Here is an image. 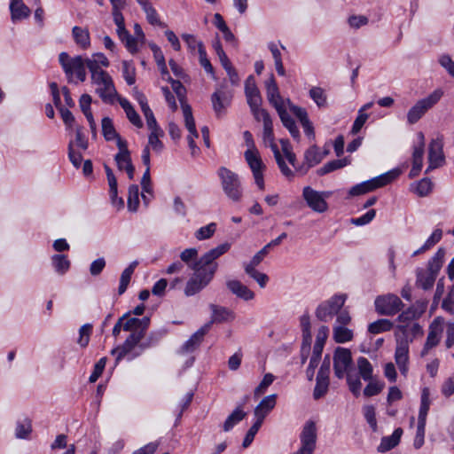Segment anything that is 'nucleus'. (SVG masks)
Segmentation results:
<instances>
[{"instance_id":"nucleus-1","label":"nucleus","mask_w":454,"mask_h":454,"mask_svg":"<svg viewBox=\"0 0 454 454\" xmlns=\"http://www.w3.org/2000/svg\"><path fill=\"white\" fill-rule=\"evenodd\" d=\"M230 248V243H223L210 249L199 259V252L195 247L186 248L181 252V262L193 270V274L184 288L186 296H192L200 293L211 282L218 269L216 259L227 253Z\"/></svg>"},{"instance_id":"nucleus-2","label":"nucleus","mask_w":454,"mask_h":454,"mask_svg":"<svg viewBox=\"0 0 454 454\" xmlns=\"http://www.w3.org/2000/svg\"><path fill=\"white\" fill-rule=\"evenodd\" d=\"M445 252L439 248L427 263V269L419 268L416 270V286L423 290L431 289L442 266Z\"/></svg>"},{"instance_id":"nucleus-3","label":"nucleus","mask_w":454,"mask_h":454,"mask_svg":"<svg viewBox=\"0 0 454 454\" xmlns=\"http://www.w3.org/2000/svg\"><path fill=\"white\" fill-rule=\"evenodd\" d=\"M224 194L232 201L239 202L243 196L240 179L235 172L221 167L217 171Z\"/></svg>"},{"instance_id":"nucleus-4","label":"nucleus","mask_w":454,"mask_h":454,"mask_svg":"<svg viewBox=\"0 0 454 454\" xmlns=\"http://www.w3.org/2000/svg\"><path fill=\"white\" fill-rule=\"evenodd\" d=\"M400 174L401 171L399 169H393L377 177L357 184L350 188L348 195L350 197L359 196L385 186L397 178Z\"/></svg>"},{"instance_id":"nucleus-5","label":"nucleus","mask_w":454,"mask_h":454,"mask_svg":"<svg viewBox=\"0 0 454 454\" xmlns=\"http://www.w3.org/2000/svg\"><path fill=\"white\" fill-rule=\"evenodd\" d=\"M347 300L346 294H334L321 302L316 309L315 315L322 322H328L342 309Z\"/></svg>"},{"instance_id":"nucleus-6","label":"nucleus","mask_w":454,"mask_h":454,"mask_svg":"<svg viewBox=\"0 0 454 454\" xmlns=\"http://www.w3.org/2000/svg\"><path fill=\"white\" fill-rule=\"evenodd\" d=\"M443 92L441 90H435L427 98L419 100L407 114V121L410 124H414L442 97Z\"/></svg>"},{"instance_id":"nucleus-7","label":"nucleus","mask_w":454,"mask_h":454,"mask_svg":"<svg viewBox=\"0 0 454 454\" xmlns=\"http://www.w3.org/2000/svg\"><path fill=\"white\" fill-rule=\"evenodd\" d=\"M59 63L70 80L74 74L81 81L86 80L85 62L82 56L70 58L67 52H61L59 56Z\"/></svg>"},{"instance_id":"nucleus-8","label":"nucleus","mask_w":454,"mask_h":454,"mask_svg":"<svg viewBox=\"0 0 454 454\" xmlns=\"http://www.w3.org/2000/svg\"><path fill=\"white\" fill-rule=\"evenodd\" d=\"M91 82L96 86V92L102 101L106 104H113L114 98L117 96V91L110 74L107 72L101 73L99 75L95 74Z\"/></svg>"},{"instance_id":"nucleus-9","label":"nucleus","mask_w":454,"mask_h":454,"mask_svg":"<svg viewBox=\"0 0 454 454\" xmlns=\"http://www.w3.org/2000/svg\"><path fill=\"white\" fill-rule=\"evenodd\" d=\"M144 338L142 332H133L126 338L121 345L113 348L111 354L115 356L116 363H119L128 355H131V358L139 356L142 352L141 350L139 353L136 354H134L133 351L136 347L139 348V344Z\"/></svg>"},{"instance_id":"nucleus-10","label":"nucleus","mask_w":454,"mask_h":454,"mask_svg":"<svg viewBox=\"0 0 454 454\" xmlns=\"http://www.w3.org/2000/svg\"><path fill=\"white\" fill-rule=\"evenodd\" d=\"M331 193V192H317L310 186H306L302 191V198L311 210L325 213L328 209L326 199Z\"/></svg>"},{"instance_id":"nucleus-11","label":"nucleus","mask_w":454,"mask_h":454,"mask_svg":"<svg viewBox=\"0 0 454 454\" xmlns=\"http://www.w3.org/2000/svg\"><path fill=\"white\" fill-rule=\"evenodd\" d=\"M244 157L253 173L256 185L260 190H264L263 171L265 169V165L262 162L258 149L254 151H246L244 153Z\"/></svg>"},{"instance_id":"nucleus-12","label":"nucleus","mask_w":454,"mask_h":454,"mask_svg":"<svg viewBox=\"0 0 454 454\" xmlns=\"http://www.w3.org/2000/svg\"><path fill=\"white\" fill-rule=\"evenodd\" d=\"M301 447L294 454H313L317 444V427L313 421L304 425L300 434Z\"/></svg>"},{"instance_id":"nucleus-13","label":"nucleus","mask_w":454,"mask_h":454,"mask_svg":"<svg viewBox=\"0 0 454 454\" xmlns=\"http://www.w3.org/2000/svg\"><path fill=\"white\" fill-rule=\"evenodd\" d=\"M403 306V301L395 294H388L387 295L378 296L375 300V309L380 315H395L401 310Z\"/></svg>"},{"instance_id":"nucleus-14","label":"nucleus","mask_w":454,"mask_h":454,"mask_svg":"<svg viewBox=\"0 0 454 454\" xmlns=\"http://www.w3.org/2000/svg\"><path fill=\"white\" fill-rule=\"evenodd\" d=\"M428 168L426 172L440 168L445 164L443 138L442 136L431 140L428 147Z\"/></svg>"},{"instance_id":"nucleus-15","label":"nucleus","mask_w":454,"mask_h":454,"mask_svg":"<svg viewBox=\"0 0 454 454\" xmlns=\"http://www.w3.org/2000/svg\"><path fill=\"white\" fill-rule=\"evenodd\" d=\"M443 333V319L440 317H435L429 325L428 334L421 350V356H425L428 354L429 350L436 347Z\"/></svg>"},{"instance_id":"nucleus-16","label":"nucleus","mask_w":454,"mask_h":454,"mask_svg":"<svg viewBox=\"0 0 454 454\" xmlns=\"http://www.w3.org/2000/svg\"><path fill=\"white\" fill-rule=\"evenodd\" d=\"M352 364V356L348 348L338 347L333 354V370L334 375L338 379H342L348 373V370Z\"/></svg>"},{"instance_id":"nucleus-17","label":"nucleus","mask_w":454,"mask_h":454,"mask_svg":"<svg viewBox=\"0 0 454 454\" xmlns=\"http://www.w3.org/2000/svg\"><path fill=\"white\" fill-rule=\"evenodd\" d=\"M419 143L413 147L412 153V168L409 173V176L413 178L421 171L423 166V155L425 148V136L422 132L418 133Z\"/></svg>"},{"instance_id":"nucleus-18","label":"nucleus","mask_w":454,"mask_h":454,"mask_svg":"<svg viewBox=\"0 0 454 454\" xmlns=\"http://www.w3.org/2000/svg\"><path fill=\"white\" fill-rule=\"evenodd\" d=\"M267 98L276 111L280 110L285 106L284 99L280 96L278 84L275 81L274 75L270 74V78L265 82Z\"/></svg>"},{"instance_id":"nucleus-19","label":"nucleus","mask_w":454,"mask_h":454,"mask_svg":"<svg viewBox=\"0 0 454 454\" xmlns=\"http://www.w3.org/2000/svg\"><path fill=\"white\" fill-rule=\"evenodd\" d=\"M395 360L401 373L406 376L409 370V340L398 342L395 352Z\"/></svg>"},{"instance_id":"nucleus-20","label":"nucleus","mask_w":454,"mask_h":454,"mask_svg":"<svg viewBox=\"0 0 454 454\" xmlns=\"http://www.w3.org/2000/svg\"><path fill=\"white\" fill-rule=\"evenodd\" d=\"M231 95L223 88L217 89L211 96V102L215 114L220 117L227 106H230Z\"/></svg>"},{"instance_id":"nucleus-21","label":"nucleus","mask_w":454,"mask_h":454,"mask_svg":"<svg viewBox=\"0 0 454 454\" xmlns=\"http://www.w3.org/2000/svg\"><path fill=\"white\" fill-rule=\"evenodd\" d=\"M276 402V394H272L262 398L254 411L256 420L262 423L266 416L274 409Z\"/></svg>"},{"instance_id":"nucleus-22","label":"nucleus","mask_w":454,"mask_h":454,"mask_svg":"<svg viewBox=\"0 0 454 454\" xmlns=\"http://www.w3.org/2000/svg\"><path fill=\"white\" fill-rule=\"evenodd\" d=\"M119 152L114 156L117 167L120 170H125L126 168L132 166L130 152L128 149V143L124 139L118 138Z\"/></svg>"},{"instance_id":"nucleus-23","label":"nucleus","mask_w":454,"mask_h":454,"mask_svg":"<svg viewBox=\"0 0 454 454\" xmlns=\"http://www.w3.org/2000/svg\"><path fill=\"white\" fill-rule=\"evenodd\" d=\"M245 94L247 97V104L250 106H256L262 105L261 93L256 86L254 78L250 75L245 82Z\"/></svg>"},{"instance_id":"nucleus-24","label":"nucleus","mask_w":454,"mask_h":454,"mask_svg":"<svg viewBox=\"0 0 454 454\" xmlns=\"http://www.w3.org/2000/svg\"><path fill=\"white\" fill-rule=\"evenodd\" d=\"M210 329V323L204 325L196 333H194L191 338L183 345L182 352L190 353L194 351L201 343L205 334Z\"/></svg>"},{"instance_id":"nucleus-25","label":"nucleus","mask_w":454,"mask_h":454,"mask_svg":"<svg viewBox=\"0 0 454 454\" xmlns=\"http://www.w3.org/2000/svg\"><path fill=\"white\" fill-rule=\"evenodd\" d=\"M10 11L12 21L27 19L31 13L30 9L22 0H12L10 3Z\"/></svg>"},{"instance_id":"nucleus-26","label":"nucleus","mask_w":454,"mask_h":454,"mask_svg":"<svg viewBox=\"0 0 454 454\" xmlns=\"http://www.w3.org/2000/svg\"><path fill=\"white\" fill-rule=\"evenodd\" d=\"M226 285L232 294L245 301L252 300L254 297V292L239 280H230Z\"/></svg>"},{"instance_id":"nucleus-27","label":"nucleus","mask_w":454,"mask_h":454,"mask_svg":"<svg viewBox=\"0 0 454 454\" xmlns=\"http://www.w3.org/2000/svg\"><path fill=\"white\" fill-rule=\"evenodd\" d=\"M116 33L120 40L125 44L127 50L134 54L137 52V39H135L129 32L126 29L125 25L117 27Z\"/></svg>"},{"instance_id":"nucleus-28","label":"nucleus","mask_w":454,"mask_h":454,"mask_svg":"<svg viewBox=\"0 0 454 454\" xmlns=\"http://www.w3.org/2000/svg\"><path fill=\"white\" fill-rule=\"evenodd\" d=\"M139 5L146 15L147 21L153 26L165 27L166 25L160 21L157 11L149 0H140Z\"/></svg>"},{"instance_id":"nucleus-29","label":"nucleus","mask_w":454,"mask_h":454,"mask_svg":"<svg viewBox=\"0 0 454 454\" xmlns=\"http://www.w3.org/2000/svg\"><path fill=\"white\" fill-rule=\"evenodd\" d=\"M403 434L402 428H396L390 436L383 437L378 446L379 452H386L398 445Z\"/></svg>"},{"instance_id":"nucleus-30","label":"nucleus","mask_w":454,"mask_h":454,"mask_svg":"<svg viewBox=\"0 0 454 454\" xmlns=\"http://www.w3.org/2000/svg\"><path fill=\"white\" fill-rule=\"evenodd\" d=\"M259 264L260 263H254V259H251L249 262L244 264V270L249 277L254 278L258 285L263 288L269 280V277L265 273L256 270L255 267Z\"/></svg>"},{"instance_id":"nucleus-31","label":"nucleus","mask_w":454,"mask_h":454,"mask_svg":"<svg viewBox=\"0 0 454 454\" xmlns=\"http://www.w3.org/2000/svg\"><path fill=\"white\" fill-rule=\"evenodd\" d=\"M427 309V302H421V309H416L415 307H410L406 310L403 311L398 316V321L402 325H409L414 319L419 317Z\"/></svg>"},{"instance_id":"nucleus-32","label":"nucleus","mask_w":454,"mask_h":454,"mask_svg":"<svg viewBox=\"0 0 454 454\" xmlns=\"http://www.w3.org/2000/svg\"><path fill=\"white\" fill-rule=\"evenodd\" d=\"M323 160V156L319 153L318 147L317 145L310 146L308 150H306L304 153V161L306 164V168L302 170L303 173H306L309 168L317 165Z\"/></svg>"},{"instance_id":"nucleus-33","label":"nucleus","mask_w":454,"mask_h":454,"mask_svg":"<svg viewBox=\"0 0 454 454\" xmlns=\"http://www.w3.org/2000/svg\"><path fill=\"white\" fill-rule=\"evenodd\" d=\"M277 112L279 115V118H280L283 125L288 129L291 136L294 139H299L300 138L299 129L295 124L294 120L287 113L286 107L284 106L280 110H278Z\"/></svg>"},{"instance_id":"nucleus-34","label":"nucleus","mask_w":454,"mask_h":454,"mask_svg":"<svg viewBox=\"0 0 454 454\" xmlns=\"http://www.w3.org/2000/svg\"><path fill=\"white\" fill-rule=\"evenodd\" d=\"M119 104L126 113L129 121L136 127L142 128L143 122L131 104L124 98H118Z\"/></svg>"},{"instance_id":"nucleus-35","label":"nucleus","mask_w":454,"mask_h":454,"mask_svg":"<svg viewBox=\"0 0 454 454\" xmlns=\"http://www.w3.org/2000/svg\"><path fill=\"white\" fill-rule=\"evenodd\" d=\"M286 237L287 234L286 232H283L278 238L272 239L270 242L265 245L260 251H258L253 256L252 259H254V263H261L264 257L269 254L270 248L278 246Z\"/></svg>"},{"instance_id":"nucleus-36","label":"nucleus","mask_w":454,"mask_h":454,"mask_svg":"<svg viewBox=\"0 0 454 454\" xmlns=\"http://www.w3.org/2000/svg\"><path fill=\"white\" fill-rule=\"evenodd\" d=\"M333 337L336 343H345L350 341L354 333L351 329L343 325H334L333 328Z\"/></svg>"},{"instance_id":"nucleus-37","label":"nucleus","mask_w":454,"mask_h":454,"mask_svg":"<svg viewBox=\"0 0 454 454\" xmlns=\"http://www.w3.org/2000/svg\"><path fill=\"white\" fill-rule=\"evenodd\" d=\"M102 133L106 141L116 140L118 145V138L122 139L120 135L116 132L115 128L113 124V121L109 117H104L102 119Z\"/></svg>"},{"instance_id":"nucleus-38","label":"nucleus","mask_w":454,"mask_h":454,"mask_svg":"<svg viewBox=\"0 0 454 454\" xmlns=\"http://www.w3.org/2000/svg\"><path fill=\"white\" fill-rule=\"evenodd\" d=\"M214 24L223 33V38L226 42L231 43H236L235 35L228 27L221 14L215 13L214 15Z\"/></svg>"},{"instance_id":"nucleus-39","label":"nucleus","mask_w":454,"mask_h":454,"mask_svg":"<svg viewBox=\"0 0 454 454\" xmlns=\"http://www.w3.org/2000/svg\"><path fill=\"white\" fill-rule=\"evenodd\" d=\"M213 310V316L210 325L214 322L222 323L224 321H231L234 319V314L223 307H217L215 305L211 306Z\"/></svg>"},{"instance_id":"nucleus-40","label":"nucleus","mask_w":454,"mask_h":454,"mask_svg":"<svg viewBox=\"0 0 454 454\" xmlns=\"http://www.w3.org/2000/svg\"><path fill=\"white\" fill-rule=\"evenodd\" d=\"M72 34L75 43L82 49H86L90 46V33L87 29L75 26L72 29Z\"/></svg>"},{"instance_id":"nucleus-41","label":"nucleus","mask_w":454,"mask_h":454,"mask_svg":"<svg viewBox=\"0 0 454 454\" xmlns=\"http://www.w3.org/2000/svg\"><path fill=\"white\" fill-rule=\"evenodd\" d=\"M397 329L404 335L407 340L410 339V341H412L414 338L423 333L422 327L418 323H413L411 325H400L397 326Z\"/></svg>"},{"instance_id":"nucleus-42","label":"nucleus","mask_w":454,"mask_h":454,"mask_svg":"<svg viewBox=\"0 0 454 454\" xmlns=\"http://www.w3.org/2000/svg\"><path fill=\"white\" fill-rule=\"evenodd\" d=\"M262 141L266 146L270 147L273 153H276V151L278 150V147L275 143L272 121H268V123L263 125Z\"/></svg>"},{"instance_id":"nucleus-43","label":"nucleus","mask_w":454,"mask_h":454,"mask_svg":"<svg viewBox=\"0 0 454 454\" xmlns=\"http://www.w3.org/2000/svg\"><path fill=\"white\" fill-rule=\"evenodd\" d=\"M246 415L247 413L243 411L240 407H237L224 421L223 427V430L225 432L230 431L236 424L240 422L246 417Z\"/></svg>"},{"instance_id":"nucleus-44","label":"nucleus","mask_w":454,"mask_h":454,"mask_svg":"<svg viewBox=\"0 0 454 454\" xmlns=\"http://www.w3.org/2000/svg\"><path fill=\"white\" fill-rule=\"evenodd\" d=\"M182 110H183V113H184V122H185L186 129H188V131H189V133L191 135H192L195 137H199V133H198V131L196 129L195 121H194V118L192 116L191 106L189 105H187V104H183Z\"/></svg>"},{"instance_id":"nucleus-45","label":"nucleus","mask_w":454,"mask_h":454,"mask_svg":"<svg viewBox=\"0 0 454 454\" xmlns=\"http://www.w3.org/2000/svg\"><path fill=\"white\" fill-rule=\"evenodd\" d=\"M348 164L349 160L347 158L333 160L325 163L322 168H318L317 174L319 176H324L334 170L340 169Z\"/></svg>"},{"instance_id":"nucleus-46","label":"nucleus","mask_w":454,"mask_h":454,"mask_svg":"<svg viewBox=\"0 0 454 454\" xmlns=\"http://www.w3.org/2000/svg\"><path fill=\"white\" fill-rule=\"evenodd\" d=\"M393 323L386 318L378 319L368 325V331L372 334H378L383 332L390 331L393 328Z\"/></svg>"},{"instance_id":"nucleus-47","label":"nucleus","mask_w":454,"mask_h":454,"mask_svg":"<svg viewBox=\"0 0 454 454\" xmlns=\"http://www.w3.org/2000/svg\"><path fill=\"white\" fill-rule=\"evenodd\" d=\"M357 368L360 376L365 381L372 380V366L369 360L365 357H359L357 359Z\"/></svg>"},{"instance_id":"nucleus-48","label":"nucleus","mask_w":454,"mask_h":454,"mask_svg":"<svg viewBox=\"0 0 454 454\" xmlns=\"http://www.w3.org/2000/svg\"><path fill=\"white\" fill-rule=\"evenodd\" d=\"M51 260L54 269L59 274L63 275L68 270L70 267V262L66 255L54 254Z\"/></svg>"},{"instance_id":"nucleus-49","label":"nucleus","mask_w":454,"mask_h":454,"mask_svg":"<svg viewBox=\"0 0 454 454\" xmlns=\"http://www.w3.org/2000/svg\"><path fill=\"white\" fill-rule=\"evenodd\" d=\"M139 205V188L137 184L129 187L128 207L130 211H137Z\"/></svg>"},{"instance_id":"nucleus-50","label":"nucleus","mask_w":454,"mask_h":454,"mask_svg":"<svg viewBox=\"0 0 454 454\" xmlns=\"http://www.w3.org/2000/svg\"><path fill=\"white\" fill-rule=\"evenodd\" d=\"M104 168H105V171L106 174V178H107V182H108V185H109L110 197H111L112 200H114L117 198V193H118L117 179H116L113 170L111 169V168L108 165L105 164Z\"/></svg>"},{"instance_id":"nucleus-51","label":"nucleus","mask_w":454,"mask_h":454,"mask_svg":"<svg viewBox=\"0 0 454 454\" xmlns=\"http://www.w3.org/2000/svg\"><path fill=\"white\" fill-rule=\"evenodd\" d=\"M122 75L129 85L136 82V68L131 62L122 61Z\"/></svg>"},{"instance_id":"nucleus-52","label":"nucleus","mask_w":454,"mask_h":454,"mask_svg":"<svg viewBox=\"0 0 454 454\" xmlns=\"http://www.w3.org/2000/svg\"><path fill=\"white\" fill-rule=\"evenodd\" d=\"M216 231V223H210L209 224L200 227L194 233L195 238L198 240H205L210 239Z\"/></svg>"},{"instance_id":"nucleus-53","label":"nucleus","mask_w":454,"mask_h":454,"mask_svg":"<svg viewBox=\"0 0 454 454\" xmlns=\"http://www.w3.org/2000/svg\"><path fill=\"white\" fill-rule=\"evenodd\" d=\"M309 96L319 107L326 106V94L320 87H312L309 90Z\"/></svg>"},{"instance_id":"nucleus-54","label":"nucleus","mask_w":454,"mask_h":454,"mask_svg":"<svg viewBox=\"0 0 454 454\" xmlns=\"http://www.w3.org/2000/svg\"><path fill=\"white\" fill-rule=\"evenodd\" d=\"M429 397H428V390L427 388L423 389L422 396H421V404L419 407V422H425L427 420V412L429 411Z\"/></svg>"},{"instance_id":"nucleus-55","label":"nucleus","mask_w":454,"mask_h":454,"mask_svg":"<svg viewBox=\"0 0 454 454\" xmlns=\"http://www.w3.org/2000/svg\"><path fill=\"white\" fill-rule=\"evenodd\" d=\"M317 383L313 392V397L317 400L323 397L328 391L329 379L317 378Z\"/></svg>"},{"instance_id":"nucleus-56","label":"nucleus","mask_w":454,"mask_h":454,"mask_svg":"<svg viewBox=\"0 0 454 454\" xmlns=\"http://www.w3.org/2000/svg\"><path fill=\"white\" fill-rule=\"evenodd\" d=\"M91 331L92 325L90 324H85L80 328L77 343L82 348H85L89 344Z\"/></svg>"},{"instance_id":"nucleus-57","label":"nucleus","mask_w":454,"mask_h":454,"mask_svg":"<svg viewBox=\"0 0 454 454\" xmlns=\"http://www.w3.org/2000/svg\"><path fill=\"white\" fill-rule=\"evenodd\" d=\"M251 112L257 121H262L263 125L268 123V121H272L270 114L264 108L261 107V105H257L256 106H250Z\"/></svg>"},{"instance_id":"nucleus-58","label":"nucleus","mask_w":454,"mask_h":454,"mask_svg":"<svg viewBox=\"0 0 454 454\" xmlns=\"http://www.w3.org/2000/svg\"><path fill=\"white\" fill-rule=\"evenodd\" d=\"M192 399V394L188 393L184 400L177 403L174 409V412L176 414V420L175 425L176 426L182 418L183 412L188 408Z\"/></svg>"},{"instance_id":"nucleus-59","label":"nucleus","mask_w":454,"mask_h":454,"mask_svg":"<svg viewBox=\"0 0 454 454\" xmlns=\"http://www.w3.org/2000/svg\"><path fill=\"white\" fill-rule=\"evenodd\" d=\"M192 399V394L188 393L184 400L177 403L174 409V412L176 414V420L175 425L176 426L182 418L183 412L188 408Z\"/></svg>"},{"instance_id":"nucleus-60","label":"nucleus","mask_w":454,"mask_h":454,"mask_svg":"<svg viewBox=\"0 0 454 454\" xmlns=\"http://www.w3.org/2000/svg\"><path fill=\"white\" fill-rule=\"evenodd\" d=\"M31 430V421L26 419L21 422H18L15 435L17 438L24 439L28 436Z\"/></svg>"},{"instance_id":"nucleus-61","label":"nucleus","mask_w":454,"mask_h":454,"mask_svg":"<svg viewBox=\"0 0 454 454\" xmlns=\"http://www.w3.org/2000/svg\"><path fill=\"white\" fill-rule=\"evenodd\" d=\"M164 134L163 130H160L158 132H151L148 137V144L156 153L161 152L163 148V144L160 140V137Z\"/></svg>"},{"instance_id":"nucleus-62","label":"nucleus","mask_w":454,"mask_h":454,"mask_svg":"<svg viewBox=\"0 0 454 454\" xmlns=\"http://www.w3.org/2000/svg\"><path fill=\"white\" fill-rule=\"evenodd\" d=\"M161 338V333L158 332H152L150 334L146 337L145 340H141V343L139 344V349L141 351H144L145 349H147L154 345H156L159 340Z\"/></svg>"},{"instance_id":"nucleus-63","label":"nucleus","mask_w":454,"mask_h":454,"mask_svg":"<svg viewBox=\"0 0 454 454\" xmlns=\"http://www.w3.org/2000/svg\"><path fill=\"white\" fill-rule=\"evenodd\" d=\"M275 377L271 373H266L260 382V384L255 387L254 395L255 397L260 396L264 394L268 387H270L274 381Z\"/></svg>"},{"instance_id":"nucleus-64","label":"nucleus","mask_w":454,"mask_h":454,"mask_svg":"<svg viewBox=\"0 0 454 454\" xmlns=\"http://www.w3.org/2000/svg\"><path fill=\"white\" fill-rule=\"evenodd\" d=\"M432 185L430 179L423 178L416 185V193L420 197L427 196L431 192Z\"/></svg>"}]
</instances>
